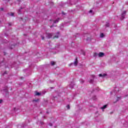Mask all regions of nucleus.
Masks as SVG:
<instances>
[{
    "label": "nucleus",
    "instance_id": "obj_12",
    "mask_svg": "<svg viewBox=\"0 0 128 128\" xmlns=\"http://www.w3.org/2000/svg\"><path fill=\"white\" fill-rule=\"evenodd\" d=\"M58 34H60V32H58V33H57V34L56 35L54 38H58Z\"/></svg>",
    "mask_w": 128,
    "mask_h": 128
},
{
    "label": "nucleus",
    "instance_id": "obj_15",
    "mask_svg": "<svg viewBox=\"0 0 128 128\" xmlns=\"http://www.w3.org/2000/svg\"><path fill=\"white\" fill-rule=\"evenodd\" d=\"M58 20H60V18H58V19H56V20H54V24H56L57 22H58Z\"/></svg>",
    "mask_w": 128,
    "mask_h": 128
},
{
    "label": "nucleus",
    "instance_id": "obj_35",
    "mask_svg": "<svg viewBox=\"0 0 128 128\" xmlns=\"http://www.w3.org/2000/svg\"><path fill=\"white\" fill-rule=\"evenodd\" d=\"M6 74V72H5L4 74Z\"/></svg>",
    "mask_w": 128,
    "mask_h": 128
},
{
    "label": "nucleus",
    "instance_id": "obj_5",
    "mask_svg": "<svg viewBox=\"0 0 128 128\" xmlns=\"http://www.w3.org/2000/svg\"><path fill=\"white\" fill-rule=\"evenodd\" d=\"M46 37L48 38H52V34H50V33H47L46 34Z\"/></svg>",
    "mask_w": 128,
    "mask_h": 128
},
{
    "label": "nucleus",
    "instance_id": "obj_20",
    "mask_svg": "<svg viewBox=\"0 0 128 128\" xmlns=\"http://www.w3.org/2000/svg\"><path fill=\"white\" fill-rule=\"evenodd\" d=\"M80 82L81 84H84V80H82V79H80Z\"/></svg>",
    "mask_w": 128,
    "mask_h": 128
},
{
    "label": "nucleus",
    "instance_id": "obj_34",
    "mask_svg": "<svg viewBox=\"0 0 128 128\" xmlns=\"http://www.w3.org/2000/svg\"><path fill=\"white\" fill-rule=\"evenodd\" d=\"M0 10H4V8H1Z\"/></svg>",
    "mask_w": 128,
    "mask_h": 128
},
{
    "label": "nucleus",
    "instance_id": "obj_8",
    "mask_svg": "<svg viewBox=\"0 0 128 128\" xmlns=\"http://www.w3.org/2000/svg\"><path fill=\"white\" fill-rule=\"evenodd\" d=\"M92 78L90 79V80H89V82L90 84H93L94 83V76H92Z\"/></svg>",
    "mask_w": 128,
    "mask_h": 128
},
{
    "label": "nucleus",
    "instance_id": "obj_13",
    "mask_svg": "<svg viewBox=\"0 0 128 128\" xmlns=\"http://www.w3.org/2000/svg\"><path fill=\"white\" fill-rule=\"evenodd\" d=\"M94 58H96V57L98 56V54L96 52L94 53Z\"/></svg>",
    "mask_w": 128,
    "mask_h": 128
},
{
    "label": "nucleus",
    "instance_id": "obj_39",
    "mask_svg": "<svg viewBox=\"0 0 128 128\" xmlns=\"http://www.w3.org/2000/svg\"><path fill=\"white\" fill-rule=\"evenodd\" d=\"M92 14H94V13H92Z\"/></svg>",
    "mask_w": 128,
    "mask_h": 128
},
{
    "label": "nucleus",
    "instance_id": "obj_7",
    "mask_svg": "<svg viewBox=\"0 0 128 128\" xmlns=\"http://www.w3.org/2000/svg\"><path fill=\"white\" fill-rule=\"evenodd\" d=\"M42 94L40 92H39L37 91L35 92V96H41Z\"/></svg>",
    "mask_w": 128,
    "mask_h": 128
},
{
    "label": "nucleus",
    "instance_id": "obj_27",
    "mask_svg": "<svg viewBox=\"0 0 128 128\" xmlns=\"http://www.w3.org/2000/svg\"><path fill=\"white\" fill-rule=\"evenodd\" d=\"M89 12L90 14H92V10H90Z\"/></svg>",
    "mask_w": 128,
    "mask_h": 128
},
{
    "label": "nucleus",
    "instance_id": "obj_24",
    "mask_svg": "<svg viewBox=\"0 0 128 128\" xmlns=\"http://www.w3.org/2000/svg\"><path fill=\"white\" fill-rule=\"evenodd\" d=\"M20 128H24V124H22V125H20Z\"/></svg>",
    "mask_w": 128,
    "mask_h": 128
},
{
    "label": "nucleus",
    "instance_id": "obj_26",
    "mask_svg": "<svg viewBox=\"0 0 128 128\" xmlns=\"http://www.w3.org/2000/svg\"><path fill=\"white\" fill-rule=\"evenodd\" d=\"M49 126H52V123H49Z\"/></svg>",
    "mask_w": 128,
    "mask_h": 128
},
{
    "label": "nucleus",
    "instance_id": "obj_2",
    "mask_svg": "<svg viewBox=\"0 0 128 128\" xmlns=\"http://www.w3.org/2000/svg\"><path fill=\"white\" fill-rule=\"evenodd\" d=\"M78 58H76L74 62L71 63L70 64V66H72L73 64H74L75 66H78Z\"/></svg>",
    "mask_w": 128,
    "mask_h": 128
},
{
    "label": "nucleus",
    "instance_id": "obj_6",
    "mask_svg": "<svg viewBox=\"0 0 128 128\" xmlns=\"http://www.w3.org/2000/svg\"><path fill=\"white\" fill-rule=\"evenodd\" d=\"M98 76L100 78H104V76H106L107 75L106 74H100Z\"/></svg>",
    "mask_w": 128,
    "mask_h": 128
},
{
    "label": "nucleus",
    "instance_id": "obj_29",
    "mask_svg": "<svg viewBox=\"0 0 128 128\" xmlns=\"http://www.w3.org/2000/svg\"><path fill=\"white\" fill-rule=\"evenodd\" d=\"M40 124H44V122L40 121Z\"/></svg>",
    "mask_w": 128,
    "mask_h": 128
},
{
    "label": "nucleus",
    "instance_id": "obj_37",
    "mask_svg": "<svg viewBox=\"0 0 128 128\" xmlns=\"http://www.w3.org/2000/svg\"><path fill=\"white\" fill-rule=\"evenodd\" d=\"M111 94H112V92H111Z\"/></svg>",
    "mask_w": 128,
    "mask_h": 128
},
{
    "label": "nucleus",
    "instance_id": "obj_11",
    "mask_svg": "<svg viewBox=\"0 0 128 128\" xmlns=\"http://www.w3.org/2000/svg\"><path fill=\"white\" fill-rule=\"evenodd\" d=\"M8 15L10 16H14V13H12V12L8 13Z\"/></svg>",
    "mask_w": 128,
    "mask_h": 128
},
{
    "label": "nucleus",
    "instance_id": "obj_30",
    "mask_svg": "<svg viewBox=\"0 0 128 128\" xmlns=\"http://www.w3.org/2000/svg\"><path fill=\"white\" fill-rule=\"evenodd\" d=\"M41 38L42 40H44V37L43 36H41Z\"/></svg>",
    "mask_w": 128,
    "mask_h": 128
},
{
    "label": "nucleus",
    "instance_id": "obj_36",
    "mask_svg": "<svg viewBox=\"0 0 128 128\" xmlns=\"http://www.w3.org/2000/svg\"><path fill=\"white\" fill-rule=\"evenodd\" d=\"M62 14H65L64 12H62Z\"/></svg>",
    "mask_w": 128,
    "mask_h": 128
},
{
    "label": "nucleus",
    "instance_id": "obj_22",
    "mask_svg": "<svg viewBox=\"0 0 128 128\" xmlns=\"http://www.w3.org/2000/svg\"><path fill=\"white\" fill-rule=\"evenodd\" d=\"M120 100V97H118L117 100H116V102H118Z\"/></svg>",
    "mask_w": 128,
    "mask_h": 128
},
{
    "label": "nucleus",
    "instance_id": "obj_38",
    "mask_svg": "<svg viewBox=\"0 0 128 128\" xmlns=\"http://www.w3.org/2000/svg\"><path fill=\"white\" fill-rule=\"evenodd\" d=\"M128 95H126V96H128Z\"/></svg>",
    "mask_w": 128,
    "mask_h": 128
},
{
    "label": "nucleus",
    "instance_id": "obj_23",
    "mask_svg": "<svg viewBox=\"0 0 128 128\" xmlns=\"http://www.w3.org/2000/svg\"><path fill=\"white\" fill-rule=\"evenodd\" d=\"M33 102H38V99L34 100H33Z\"/></svg>",
    "mask_w": 128,
    "mask_h": 128
},
{
    "label": "nucleus",
    "instance_id": "obj_28",
    "mask_svg": "<svg viewBox=\"0 0 128 128\" xmlns=\"http://www.w3.org/2000/svg\"><path fill=\"white\" fill-rule=\"evenodd\" d=\"M13 110H14V112H16V108H14Z\"/></svg>",
    "mask_w": 128,
    "mask_h": 128
},
{
    "label": "nucleus",
    "instance_id": "obj_21",
    "mask_svg": "<svg viewBox=\"0 0 128 128\" xmlns=\"http://www.w3.org/2000/svg\"><path fill=\"white\" fill-rule=\"evenodd\" d=\"M22 8H21L18 11V13L20 14V12H22Z\"/></svg>",
    "mask_w": 128,
    "mask_h": 128
},
{
    "label": "nucleus",
    "instance_id": "obj_33",
    "mask_svg": "<svg viewBox=\"0 0 128 128\" xmlns=\"http://www.w3.org/2000/svg\"><path fill=\"white\" fill-rule=\"evenodd\" d=\"M50 28H54V25L51 26H50Z\"/></svg>",
    "mask_w": 128,
    "mask_h": 128
},
{
    "label": "nucleus",
    "instance_id": "obj_18",
    "mask_svg": "<svg viewBox=\"0 0 128 128\" xmlns=\"http://www.w3.org/2000/svg\"><path fill=\"white\" fill-rule=\"evenodd\" d=\"M96 96H92V100H96Z\"/></svg>",
    "mask_w": 128,
    "mask_h": 128
},
{
    "label": "nucleus",
    "instance_id": "obj_3",
    "mask_svg": "<svg viewBox=\"0 0 128 128\" xmlns=\"http://www.w3.org/2000/svg\"><path fill=\"white\" fill-rule=\"evenodd\" d=\"M2 94H8V88L4 89L2 91Z\"/></svg>",
    "mask_w": 128,
    "mask_h": 128
},
{
    "label": "nucleus",
    "instance_id": "obj_32",
    "mask_svg": "<svg viewBox=\"0 0 128 128\" xmlns=\"http://www.w3.org/2000/svg\"><path fill=\"white\" fill-rule=\"evenodd\" d=\"M8 26H12V23H9Z\"/></svg>",
    "mask_w": 128,
    "mask_h": 128
},
{
    "label": "nucleus",
    "instance_id": "obj_14",
    "mask_svg": "<svg viewBox=\"0 0 128 128\" xmlns=\"http://www.w3.org/2000/svg\"><path fill=\"white\" fill-rule=\"evenodd\" d=\"M95 114H96V118H98V116H100V114H98V111H96V112H95Z\"/></svg>",
    "mask_w": 128,
    "mask_h": 128
},
{
    "label": "nucleus",
    "instance_id": "obj_16",
    "mask_svg": "<svg viewBox=\"0 0 128 128\" xmlns=\"http://www.w3.org/2000/svg\"><path fill=\"white\" fill-rule=\"evenodd\" d=\"M105 26H106V28H109L110 27V23L106 22Z\"/></svg>",
    "mask_w": 128,
    "mask_h": 128
},
{
    "label": "nucleus",
    "instance_id": "obj_4",
    "mask_svg": "<svg viewBox=\"0 0 128 128\" xmlns=\"http://www.w3.org/2000/svg\"><path fill=\"white\" fill-rule=\"evenodd\" d=\"M103 56H104V53L100 52L98 54V58H103Z\"/></svg>",
    "mask_w": 128,
    "mask_h": 128
},
{
    "label": "nucleus",
    "instance_id": "obj_10",
    "mask_svg": "<svg viewBox=\"0 0 128 128\" xmlns=\"http://www.w3.org/2000/svg\"><path fill=\"white\" fill-rule=\"evenodd\" d=\"M108 108V104L104 105L101 108V110H104Z\"/></svg>",
    "mask_w": 128,
    "mask_h": 128
},
{
    "label": "nucleus",
    "instance_id": "obj_9",
    "mask_svg": "<svg viewBox=\"0 0 128 128\" xmlns=\"http://www.w3.org/2000/svg\"><path fill=\"white\" fill-rule=\"evenodd\" d=\"M74 82H71L70 84V88H74Z\"/></svg>",
    "mask_w": 128,
    "mask_h": 128
},
{
    "label": "nucleus",
    "instance_id": "obj_25",
    "mask_svg": "<svg viewBox=\"0 0 128 128\" xmlns=\"http://www.w3.org/2000/svg\"><path fill=\"white\" fill-rule=\"evenodd\" d=\"M66 108H68V110H70V105H67V106H66Z\"/></svg>",
    "mask_w": 128,
    "mask_h": 128
},
{
    "label": "nucleus",
    "instance_id": "obj_17",
    "mask_svg": "<svg viewBox=\"0 0 128 128\" xmlns=\"http://www.w3.org/2000/svg\"><path fill=\"white\" fill-rule=\"evenodd\" d=\"M100 38H104V34L103 33H102L100 34Z\"/></svg>",
    "mask_w": 128,
    "mask_h": 128
},
{
    "label": "nucleus",
    "instance_id": "obj_31",
    "mask_svg": "<svg viewBox=\"0 0 128 128\" xmlns=\"http://www.w3.org/2000/svg\"><path fill=\"white\" fill-rule=\"evenodd\" d=\"M2 100H0V104H2Z\"/></svg>",
    "mask_w": 128,
    "mask_h": 128
},
{
    "label": "nucleus",
    "instance_id": "obj_19",
    "mask_svg": "<svg viewBox=\"0 0 128 128\" xmlns=\"http://www.w3.org/2000/svg\"><path fill=\"white\" fill-rule=\"evenodd\" d=\"M51 65L52 66H54V64H56V62H54L52 61L51 62Z\"/></svg>",
    "mask_w": 128,
    "mask_h": 128
},
{
    "label": "nucleus",
    "instance_id": "obj_1",
    "mask_svg": "<svg viewBox=\"0 0 128 128\" xmlns=\"http://www.w3.org/2000/svg\"><path fill=\"white\" fill-rule=\"evenodd\" d=\"M126 11H124L121 15L120 20H122L126 18L124 16H126Z\"/></svg>",
    "mask_w": 128,
    "mask_h": 128
}]
</instances>
